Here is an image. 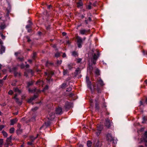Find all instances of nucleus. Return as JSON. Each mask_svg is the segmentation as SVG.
<instances>
[{
	"label": "nucleus",
	"mask_w": 147,
	"mask_h": 147,
	"mask_svg": "<svg viewBox=\"0 0 147 147\" xmlns=\"http://www.w3.org/2000/svg\"><path fill=\"white\" fill-rule=\"evenodd\" d=\"M13 90L14 92L16 93L15 94L14 97H13V98L15 100L16 102L17 103L20 105L21 103L19 101V99L17 98V96L18 95L20 94L21 93V90H19L17 88H14Z\"/></svg>",
	"instance_id": "nucleus-1"
},
{
	"label": "nucleus",
	"mask_w": 147,
	"mask_h": 147,
	"mask_svg": "<svg viewBox=\"0 0 147 147\" xmlns=\"http://www.w3.org/2000/svg\"><path fill=\"white\" fill-rule=\"evenodd\" d=\"M93 52L92 62L94 64H95L96 63V61L100 55V54L98 50H96L95 52Z\"/></svg>",
	"instance_id": "nucleus-2"
},
{
	"label": "nucleus",
	"mask_w": 147,
	"mask_h": 147,
	"mask_svg": "<svg viewBox=\"0 0 147 147\" xmlns=\"http://www.w3.org/2000/svg\"><path fill=\"white\" fill-rule=\"evenodd\" d=\"M98 85L96 87L95 86H93V88L94 90H97L98 92H99V87L100 86H102L104 85L103 82L101 80H99L97 81Z\"/></svg>",
	"instance_id": "nucleus-3"
},
{
	"label": "nucleus",
	"mask_w": 147,
	"mask_h": 147,
	"mask_svg": "<svg viewBox=\"0 0 147 147\" xmlns=\"http://www.w3.org/2000/svg\"><path fill=\"white\" fill-rule=\"evenodd\" d=\"M45 74L46 76H47L46 78L47 80L49 81H50L51 80H52L51 79V77L52 75L53 74V72L51 71H48L47 72H45Z\"/></svg>",
	"instance_id": "nucleus-4"
},
{
	"label": "nucleus",
	"mask_w": 147,
	"mask_h": 147,
	"mask_svg": "<svg viewBox=\"0 0 147 147\" xmlns=\"http://www.w3.org/2000/svg\"><path fill=\"white\" fill-rule=\"evenodd\" d=\"M106 139L108 142H114L115 140L114 137L111 136V134H108L106 136Z\"/></svg>",
	"instance_id": "nucleus-5"
},
{
	"label": "nucleus",
	"mask_w": 147,
	"mask_h": 147,
	"mask_svg": "<svg viewBox=\"0 0 147 147\" xmlns=\"http://www.w3.org/2000/svg\"><path fill=\"white\" fill-rule=\"evenodd\" d=\"M76 39L78 47L79 48H81L82 47V39L79 36L76 37Z\"/></svg>",
	"instance_id": "nucleus-6"
},
{
	"label": "nucleus",
	"mask_w": 147,
	"mask_h": 147,
	"mask_svg": "<svg viewBox=\"0 0 147 147\" xmlns=\"http://www.w3.org/2000/svg\"><path fill=\"white\" fill-rule=\"evenodd\" d=\"M112 122L110 121V119L107 118L105 119V126L108 128H109L111 125Z\"/></svg>",
	"instance_id": "nucleus-7"
},
{
	"label": "nucleus",
	"mask_w": 147,
	"mask_h": 147,
	"mask_svg": "<svg viewBox=\"0 0 147 147\" xmlns=\"http://www.w3.org/2000/svg\"><path fill=\"white\" fill-rule=\"evenodd\" d=\"M90 30H86L82 29L80 31V33L82 35L86 34V33L90 32Z\"/></svg>",
	"instance_id": "nucleus-8"
},
{
	"label": "nucleus",
	"mask_w": 147,
	"mask_h": 147,
	"mask_svg": "<svg viewBox=\"0 0 147 147\" xmlns=\"http://www.w3.org/2000/svg\"><path fill=\"white\" fill-rule=\"evenodd\" d=\"M27 73L28 74H30L31 75H32L33 74V72L31 69L28 70L27 71L24 72V76L26 77H27L28 76Z\"/></svg>",
	"instance_id": "nucleus-9"
},
{
	"label": "nucleus",
	"mask_w": 147,
	"mask_h": 147,
	"mask_svg": "<svg viewBox=\"0 0 147 147\" xmlns=\"http://www.w3.org/2000/svg\"><path fill=\"white\" fill-rule=\"evenodd\" d=\"M56 113L57 114H60L62 113V109L60 107H58L56 109Z\"/></svg>",
	"instance_id": "nucleus-10"
},
{
	"label": "nucleus",
	"mask_w": 147,
	"mask_h": 147,
	"mask_svg": "<svg viewBox=\"0 0 147 147\" xmlns=\"http://www.w3.org/2000/svg\"><path fill=\"white\" fill-rule=\"evenodd\" d=\"M86 79L88 87L92 90V88L91 87V82H90L89 78L87 76L86 77Z\"/></svg>",
	"instance_id": "nucleus-11"
},
{
	"label": "nucleus",
	"mask_w": 147,
	"mask_h": 147,
	"mask_svg": "<svg viewBox=\"0 0 147 147\" xmlns=\"http://www.w3.org/2000/svg\"><path fill=\"white\" fill-rule=\"evenodd\" d=\"M17 121L18 119L17 118L11 120L10 121V125H13L17 122Z\"/></svg>",
	"instance_id": "nucleus-12"
},
{
	"label": "nucleus",
	"mask_w": 147,
	"mask_h": 147,
	"mask_svg": "<svg viewBox=\"0 0 147 147\" xmlns=\"http://www.w3.org/2000/svg\"><path fill=\"white\" fill-rule=\"evenodd\" d=\"M38 97V96L37 95H34L33 97L29 99L28 101V102L29 103L31 102L32 100H33Z\"/></svg>",
	"instance_id": "nucleus-13"
},
{
	"label": "nucleus",
	"mask_w": 147,
	"mask_h": 147,
	"mask_svg": "<svg viewBox=\"0 0 147 147\" xmlns=\"http://www.w3.org/2000/svg\"><path fill=\"white\" fill-rule=\"evenodd\" d=\"M36 138H34L32 136H31L30 139L31 140L30 142H28V144L29 145H31L32 144V142Z\"/></svg>",
	"instance_id": "nucleus-14"
},
{
	"label": "nucleus",
	"mask_w": 147,
	"mask_h": 147,
	"mask_svg": "<svg viewBox=\"0 0 147 147\" xmlns=\"http://www.w3.org/2000/svg\"><path fill=\"white\" fill-rule=\"evenodd\" d=\"M83 4L82 1L80 0L77 3V6L78 7H80L82 6Z\"/></svg>",
	"instance_id": "nucleus-15"
},
{
	"label": "nucleus",
	"mask_w": 147,
	"mask_h": 147,
	"mask_svg": "<svg viewBox=\"0 0 147 147\" xmlns=\"http://www.w3.org/2000/svg\"><path fill=\"white\" fill-rule=\"evenodd\" d=\"M74 65V64L73 63H70L67 65V67L69 69H71L72 68L73 66Z\"/></svg>",
	"instance_id": "nucleus-16"
},
{
	"label": "nucleus",
	"mask_w": 147,
	"mask_h": 147,
	"mask_svg": "<svg viewBox=\"0 0 147 147\" xmlns=\"http://www.w3.org/2000/svg\"><path fill=\"white\" fill-rule=\"evenodd\" d=\"M28 91L29 92H40V90H37V89H35L33 90H30L29 89H28Z\"/></svg>",
	"instance_id": "nucleus-17"
},
{
	"label": "nucleus",
	"mask_w": 147,
	"mask_h": 147,
	"mask_svg": "<svg viewBox=\"0 0 147 147\" xmlns=\"http://www.w3.org/2000/svg\"><path fill=\"white\" fill-rule=\"evenodd\" d=\"M51 115L49 114V115L50 116V118H49V119L50 120H52L55 117V114L54 113H52Z\"/></svg>",
	"instance_id": "nucleus-18"
},
{
	"label": "nucleus",
	"mask_w": 147,
	"mask_h": 147,
	"mask_svg": "<svg viewBox=\"0 0 147 147\" xmlns=\"http://www.w3.org/2000/svg\"><path fill=\"white\" fill-rule=\"evenodd\" d=\"M97 128L98 130L101 131L103 128V126L102 125H100L98 126Z\"/></svg>",
	"instance_id": "nucleus-19"
},
{
	"label": "nucleus",
	"mask_w": 147,
	"mask_h": 147,
	"mask_svg": "<svg viewBox=\"0 0 147 147\" xmlns=\"http://www.w3.org/2000/svg\"><path fill=\"white\" fill-rule=\"evenodd\" d=\"M2 133L3 134V135L5 137H7V133L5 132L3 130L2 131Z\"/></svg>",
	"instance_id": "nucleus-20"
},
{
	"label": "nucleus",
	"mask_w": 147,
	"mask_h": 147,
	"mask_svg": "<svg viewBox=\"0 0 147 147\" xmlns=\"http://www.w3.org/2000/svg\"><path fill=\"white\" fill-rule=\"evenodd\" d=\"M92 143L90 141H88L87 142V146L88 147H91L92 146Z\"/></svg>",
	"instance_id": "nucleus-21"
},
{
	"label": "nucleus",
	"mask_w": 147,
	"mask_h": 147,
	"mask_svg": "<svg viewBox=\"0 0 147 147\" xmlns=\"http://www.w3.org/2000/svg\"><path fill=\"white\" fill-rule=\"evenodd\" d=\"M145 139H144V141L147 142V131L145 132L144 134Z\"/></svg>",
	"instance_id": "nucleus-22"
},
{
	"label": "nucleus",
	"mask_w": 147,
	"mask_h": 147,
	"mask_svg": "<svg viewBox=\"0 0 147 147\" xmlns=\"http://www.w3.org/2000/svg\"><path fill=\"white\" fill-rule=\"evenodd\" d=\"M14 131V128H11L10 129L9 132L10 133H13Z\"/></svg>",
	"instance_id": "nucleus-23"
},
{
	"label": "nucleus",
	"mask_w": 147,
	"mask_h": 147,
	"mask_svg": "<svg viewBox=\"0 0 147 147\" xmlns=\"http://www.w3.org/2000/svg\"><path fill=\"white\" fill-rule=\"evenodd\" d=\"M43 81H42L38 80L36 84H38L39 83H40V84H43Z\"/></svg>",
	"instance_id": "nucleus-24"
},
{
	"label": "nucleus",
	"mask_w": 147,
	"mask_h": 147,
	"mask_svg": "<svg viewBox=\"0 0 147 147\" xmlns=\"http://www.w3.org/2000/svg\"><path fill=\"white\" fill-rule=\"evenodd\" d=\"M33 84V82L32 81H31L30 82H29L27 83V86L28 87H29L30 86L32 85Z\"/></svg>",
	"instance_id": "nucleus-25"
},
{
	"label": "nucleus",
	"mask_w": 147,
	"mask_h": 147,
	"mask_svg": "<svg viewBox=\"0 0 147 147\" xmlns=\"http://www.w3.org/2000/svg\"><path fill=\"white\" fill-rule=\"evenodd\" d=\"M5 28V26L4 24H1L0 26V29H3Z\"/></svg>",
	"instance_id": "nucleus-26"
},
{
	"label": "nucleus",
	"mask_w": 147,
	"mask_h": 147,
	"mask_svg": "<svg viewBox=\"0 0 147 147\" xmlns=\"http://www.w3.org/2000/svg\"><path fill=\"white\" fill-rule=\"evenodd\" d=\"M95 73L97 75H99V71L98 69H96L95 71Z\"/></svg>",
	"instance_id": "nucleus-27"
},
{
	"label": "nucleus",
	"mask_w": 147,
	"mask_h": 147,
	"mask_svg": "<svg viewBox=\"0 0 147 147\" xmlns=\"http://www.w3.org/2000/svg\"><path fill=\"white\" fill-rule=\"evenodd\" d=\"M72 55L73 56L75 57H76V56H78L77 53V52L75 51H74L73 52Z\"/></svg>",
	"instance_id": "nucleus-28"
},
{
	"label": "nucleus",
	"mask_w": 147,
	"mask_h": 147,
	"mask_svg": "<svg viewBox=\"0 0 147 147\" xmlns=\"http://www.w3.org/2000/svg\"><path fill=\"white\" fill-rule=\"evenodd\" d=\"M76 72L77 74H79L80 72V70L79 68H78L76 70Z\"/></svg>",
	"instance_id": "nucleus-29"
},
{
	"label": "nucleus",
	"mask_w": 147,
	"mask_h": 147,
	"mask_svg": "<svg viewBox=\"0 0 147 147\" xmlns=\"http://www.w3.org/2000/svg\"><path fill=\"white\" fill-rule=\"evenodd\" d=\"M60 53H57L55 54V56L56 57H58L60 56Z\"/></svg>",
	"instance_id": "nucleus-30"
},
{
	"label": "nucleus",
	"mask_w": 147,
	"mask_h": 147,
	"mask_svg": "<svg viewBox=\"0 0 147 147\" xmlns=\"http://www.w3.org/2000/svg\"><path fill=\"white\" fill-rule=\"evenodd\" d=\"M48 89V86H46L42 90L43 92H45V90H47Z\"/></svg>",
	"instance_id": "nucleus-31"
},
{
	"label": "nucleus",
	"mask_w": 147,
	"mask_h": 147,
	"mask_svg": "<svg viewBox=\"0 0 147 147\" xmlns=\"http://www.w3.org/2000/svg\"><path fill=\"white\" fill-rule=\"evenodd\" d=\"M62 61L60 60V61H57V64L58 65H59L61 63Z\"/></svg>",
	"instance_id": "nucleus-32"
},
{
	"label": "nucleus",
	"mask_w": 147,
	"mask_h": 147,
	"mask_svg": "<svg viewBox=\"0 0 147 147\" xmlns=\"http://www.w3.org/2000/svg\"><path fill=\"white\" fill-rule=\"evenodd\" d=\"M100 131L98 130L96 132V134L98 136L100 134Z\"/></svg>",
	"instance_id": "nucleus-33"
},
{
	"label": "nucleus",
	"mask_w": 147,
	"mask_h": 147,
	"mask_svg": "<svg viewBox=\"0 0 147 147\" xmlns=\"http://www.w3.org/2000/svg\"><path fill=\"white\" fill-rule=\"evenodd\" d=\"M86 8L89 9H90L91 8V5H87L86 6Z\"/></svg>",
	"instance_id": "nucleus-34"
},
{
	"label": "nucleus",
	"mask_w": 147,
	"mask_h": 147,
	"mask_svg": "<svg viewBox=\"0 0 147 147\" xmlns=\"http://www.w3.org/2000/svg\"><path fill=\"white\" fill-rule=\"evenodd\" d=\"M66 84L65 83L61 85V87L62 88H65L66 87Z\"/></svg>",
	"instance_id": "nucleus-35"
},
{
	"label": "nucleus",
	"mask_w": 147,
	"mask_h": 147,
	"mask_svg": "<svg viewBox=\"0 0 147 147\" xmlns=\"http://www.w3.org/2000/svg\"><path fill=\"white\" fill-rule=\"evenodd\" d=\"M11 139V136L9 137V138H7V141L9 142Z\"/></svg>",
	"instance_id": "nucleus-36"
},
{
	"label": "nucleus",
	"mask_w": 147,
	"mask_h": 147,
	"mask_svg": "<svg viewBox=\"0 0 147 147\" xmlns=\"http://www.w3.org/2000/svg\"><path fill=\"white\" fill-rule=\"evenodd\" d=\"M3 81L2 80H0V84H1V85H0V86H2L3 85Z\"/></svg>",
	"instance_id": "nucleus-37"
},
{
	"label": "nucleus",
	"mask_w": 147,
	"mask_h": 147,
	"mask_svg": "<svg viewBox=\"0 0 147 147\" xmlns=\"http://www.w3.org/2000/svg\"><path fill=\"white\" fill-rule=\"evenodd\" d=\"M38 109V107H35L34 108H32V110L33 111H35L36 110Z\"/></svg>",
	"instance_id": "nucleus-38"
},
{
	"label": "nucleus",
	"mask_w": 147,
	"mask_h": 147,
	"mask_svg": "<svg viewBox=\"0 0 147 147\" xmlns=\"http://www.w3.org/2000/svg\"><path fill=\"white\" fill-rule=\"evenodd\" d=\"M4 125H1L0 126V130H1L2 129L5 127Z\"/></svg>",
	"instance_id": "nucleus-39"
},
{
	"label": "nucleus",
	"mask_w": 147,
	"mask_h": 147,
	"mask_svg": "<svg viewBox=\"0 0 147 147\" xmlns=\"http://www.w3.org/2000/svg\"><path fill=\"white\" fill-rule=\"evenodd\" d=\"M13 92L11 90H10L9 91V92H8V94L10 95H11L12 94H13Z\"/></svg>",
	"instance_id": "nucleus-40"
},
{
	"label": "nucleus",
	"mask_w": 147,
	"mask_h": 147,
	"mask_svg": "<svg viewBox=\"0 0 147 147\" xmlns=\"http://www.w3.org/2000/svg\"><path fill=\"white\" fill-rule=\"evenodd\" d=\"M3 143V139H0V145H2Z\"/></svg>",
	"instance_id": "nucleus-41"
},
{
	"label": "nucleus",
	"mask_w": 147,
	"mask_h": 147,
	"mask_svg": "<svg viewBox=\"0 0 147 147\" xmlns=\"http://www.w3.org/2000/svg\"><path fill=\"white\" fill-rule=\"evenodd\" d=\"M18 59L19 61H22L24 60V58L23 57L21 58H18Z\"/></svg>",
	"instance_id": "nucleus-42"
},
{
	"label": "nucleus",
	"mask_w": 147,
	"mask_h": 147,
	"mask_svg": "<svg viewBox=\"0 0 147 147\" xmlns=\"http://www.w3.org/2000/svg\"><path fill=\"white\" fill-rule=\"evenodd\" d=\"M81 59H77V62L78 63H79L81 61Z\"/></svg>",
	"instance_id": "nucleus-43"
},
{
	"label": "nucleus",
	"mask_w": 147,
	"mask_h": 147,
	"mask_svg": "<svg viewBox=\"0 0 147 147\" xmlns=\"http://www.w3.org/2000/svg\"><path fill=\"white\" fill-rule=\"evenodd\" d=\"M71 90V87H69L66 90L67 91H70Z\"/></svg>",
	"instance_id": "nucleus-44"
},
{
	"label": "nucleus",
	"mask_w": 147,
	"mask_h": 147,
	"mask_svg": "<svg viewBox=\"0 0 147 147\" xmlns=\"http://www.w3.org/2000/svg\"><path fill=\"white\" fill-rule=\"evenodd\" d=\"M24 67L25 66L23 64H22L20 66V67L22 69L24 68Z\"/></svg>",
	"instance_id": "nucleus-45"
},
{
	"label": "nucleus",
	"mask_w": 147,
	"mask_h": 147,
	"mask_svg": "<svg viewBox=\"0 0 147 147\" xmlns=\"http://www.w3.org/2000/svg\"><path fill=\"white\" fill-rule=\"evenodd\" d=\"M26 27L27 29L30 28L31 27V25H27Z\"/></svg>",
	"instance_id": "nucleus-46"
},
{
	"label": "nucleus",
	"mask_w": 147,
	"mask_h": 147,
	"mask_svg": "<svg viewBox=\"0 0 147 147\" xmlns=\"http://www.w3.org/2000/svg\"><path fill=\"white\" fill-rule=\"evenodd\" d=\"M15 75L16 76H17L18 75L19 76H20L21 75V74L20 73H17L16 74L15 73Z\"/></svg>",
	"instance_id": "nucleus-47"
},
{
	"label": "nucleus",
	"mask_w": 147,
	"mask_h": 147,
	"mask_svg": "<svg viewBox=\"0 0 147 147\" xmlns=\"http://www.w3.org/2000/svg\"><path fill=\"white\" fill-rule=\"evenodd\" d=\"M31 121H35V117H32L31 119Z\"/></svg>",
	"instance_id": "nucleus-48"
},
{
	"label": "nucleus",
	"mask_w": 147,
	"mask_h": 147,
	"mask_svg": "<svg viewBox=\"0 0 147 147\" xmlns=\"http://www.w3.org/2000/svg\"><path fill=\"white\" fill-rule=\"evenodd\" d=\"M67 73V71L65 70H63V74L64 75H65Z\"/></svg>",
	"instance_id": "nucleus-49"
},
{
	"label": "nucleus",
	"mask_w": 147,
	"mask_h": 147,
	"mask_svg": "<svg viewBox=\"0 0 147 147\" xmlns=\"http://www.w3.org/2000/svg\"><path fill=\"white\" fill-rule=\"evenodd\" d=\"M66 55L65 53H63V56H62V57L63 58H64V57H66Z\"/></svg>",
	"instance_id": "nucleus-50"
},
{
	"label": "nucleus",
	"mask_w": 147,
	"mask_h": 147,
	"mask_svg": "<svg viewBox=\"0 0 147 147\" xmlns=\"http://www.w3.org/2000/svg\"><path fill=\"white\" fill-rule=\"evenodd\" d=\"M7 75L6 76H5L4 77V78L2 80H3L4 81L6 79V78H7Z\"/></svg>",
	"instance_id": "nucleus-51"
},
{
	"label": "nucleus",
	"mask_w": 147,
	"mask_h": 147,
	"mask_svg": "<svg viewBox=\"0 0 147 147\" xmlns=\"http://www.w3.org/2000/svg\"><path fill=\"white\" fill-rule=\"evenodd\" d=\"M99 141L98 140V141H97V142L96 144V146H97V147H98L99 146Z\"/></svg>",
	"instance_id": "nucleus-52"
},
{
	"label": "nucleus",
	"mask_w": 147,
	"mask_h": 147,
	"mask_svg": "<svg viewBox=\"0 0 147 147\" xmlns=\"http://www.w3.org/2000/svg\"><path fill=\"white\" fill-rule=\"evenodd\" d=\"M36 53H33V58L34 59L35 58V57L36 56Z\"/></svg>",
	"instance_id": "nucleus-53"
},
{
	"label": "nucleus",
	"mask_w": 147,
	"mask_h": 147,
	"mask_svg": "<svg viewBox=\"0 0 147 147\" xmlns=\"http://www.w3.org/2000/svg\"><path fill=\"white\" fill-rule=\"evenodd\" d=\"M6 70L5 69H3L2 70V71L3 72V74H5V73L6 72Z\"/></svg>",
	"instance_id": "nucleus-54"
},
{
	"label": "nucleus",
	"mask_w": 147,
	"mask_h": 147,
	"mask_svg": "<svg viewBox=\"0 0 147 147\" xmlns=\"http://www.w3.org/2000/svg\"><path fill=\"white\" fill-rule=\"evenodd\" d=\"M25 97L26 96L25 95H24L22 96V99H24Z\"/></svg>",
	"instance_id": "nucleus-55"
},
{
	"label": "nucleus",
	"mask_w": 147,
	"mask_h": 147,
	"mask_svg": "<svg viewBox=\"0 0 147 147\" xmlns=\"http://www.w3.org/2000/svg\"><path fill=\"white\" fill-rule=\"evenodd\" d=\"M102 107H106V104H105V103H103V104L102 105Z\"/></svg>",
	"instance_id": "nucleus-56"
},
{
	"label": "nucleus",
	"mask_w": 147,
	"mask_h": 147,
	"mask_svg": "<svg viewBox=\"0 0 147 147\" xmlns=\"http://www.w3.org/2000/svg\"><path fill=\"white\" fill-rule=\"evenodd\" d=\"M73 95V94L72 93H71L69 95V96L70 97H72Z\"/></svg>",
	"instance_id": "nucleus-57"
},
{
	"label": "nucleus",
	"mask_w": 147,
	"mask_h": 147,
	"mask_svg": "<svg viewBox=\"0 0 147 147\" xmlns=\"http://www.w3.org/2000/svg\"><path fill=\"white\" fill-rule=\"evenodd\" d=\"M27 38L28 39V42H29L30 41V40L29 39V37H27Z\"/></svg>",
	"instance_id": "nucleus-58"
},
{
	"label": "nucleus",
	"mask_w": 147,
	"mask_h": 147,
	"mask_svg": "<svg viewBox=\"0 0 147 147\" xmlns=\"http://www.w3.org/2000/svg\"><path fill=\"white\" fill-rule=\"evenodd\" d=\"M1 49L3 51V52H4L5 51V48L3 47H2Z\"/></svg>",
	"instance_id": "nucleus-59"
},
{
	"label": "nucleus",
	"mask_w": 147,
	"mask_h": 147,
	"mask_svg": "<svg viewBox=\"0 0 147 147\" xmlns=\"http://www.w3.org/2000/svg\"><path fill=\"white\" fill-rule=\"evenodd\" d=\"M62 34L63 35V36H65L66 35V33H65V32H63L62 33Z\"/></svg>",
	"instance_id": "nucleus-60"
},
{
	"label": "nucleus",
	"mask_w": 147,
	"mask_h": 147,
	"mask_svg": "<svg viewBox=\"0 0 147 147\" xmlns=\"http://www.w3.org/2000/svg\"><path fill=\"white\" fill-rule=\"evenodd\" d=\"M3 43L1 39H0V44H2Z\"/></svg>",
	"instance_id": "nucleus-61"
},
{
	"label": "nucleus",
	"mask_w": 147,
	"mask_h": 147,
	"mask_svg": "<svg viewBox=\"0 0 147 147\" xmlns=\"http://www.w3.org/2000/svg\"><path fill=\"white\" fill-rule=\"evenodd\" d=\"M52 47L54 48H55L56 47V45H53Z\"/></svg>",
	"instance_id": "nucleus-62"
},
{
	"label": "nucleus",
	"mask_w": 147,
	"mask_h": 147,
	"mask_svg": "<svg viewBox=\"0 0 147 147\" xmlns=\"http://www.w3.org/2000/svg\"><path fill=\"white\" fill-rule=\"evenodd\" d=\"M1 36L2 38L4 39L5 38V36H4L3 34L1 35Z\"/></svg>",
	"instance_id": "nucleus-63"
},
{
	"label": "nucleus",
	"mask_w": 147,
	"mask_h": 147,
	"mask_svg": "<svg viewBox=\"0 0 147 147\" xmlns=\"http://www.w3.org/2000/svg\"><path fill=\"white\" fill-rule=\"evenodd\" d=\"M18 112H16L14 113V114H15V115H18Z\"/></svg>",
	"instance_id": "nucleus-64"
}]
</instances>
